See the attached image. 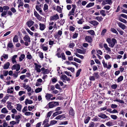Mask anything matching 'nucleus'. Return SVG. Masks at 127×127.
Listing matches in <instances>:
<instances>
[{
  "instance_id": "f257e3e1",
  "label": "nucleus",
  "mask_w": 127,
  "mask_h": 127,
  "mask_svg": "<svg viewBox=\"0 0 127 127\" xmlns=\"http://www.w3.org/2000/svg\"><path fill=\"white\" fill-rule=\"evenodd\" d=\"M106 41L108 44L109 46L111 48L113 47L115 43H117L116 40L114 38L111 39L108 38L106 39Z\"/></svg>"
},
{
  "instance_id": "1a4fd4ad",
  "label": "nucleus",
  "mask_w": 127,
  "mask_h": 127,
  "mask_svg": "<svg viewBox=\"0 0 127 127\" xmlns=\"http://www.w3.org/2000/svg\"><path fill=\"white\" fill-rule=\"evenodd\" d=\"M27 58L30 60L34 61L33 59V56L31 55V53L29 52H28L26 55Z\"/></svg>"
},
{
  "instance_id": "c9c22d12",
  "label": "nucleus",
  "mask_w": 127,
  "mask_h": 127,
  "mask_svg": "<svg viewBox=\"0 0 127 127\" xmlns=\"http://www.w3.org/2000/svg\"><path fill=\"white\" fill-rule=\"evenodd\" d=\"M21 115H16L15 116V119L16 120H18L17 122V123L18 124L19 122V120L21 118Z\"/></svg>"
},
{
  "instance_id": "bf43d9fd",
  "label": "nucleus",
  "mask_w": 127,
  "mask_h": 127,
  "mask_svg": "<svg viewBox=\"0 0 127 127\" xmlns=\"http://www.w3.org/2000/svg\"><path fill=\"white\" fill-rule=\"evenodd\" d=\"M104 58L106 60H107L110 59L111 57L109 55L106 54L104 56Z\"/></svg>"
},
{
  "instance_id": "a18cd8bd",
  "label": "nucleus",
  "mask_w": 127,
  "mask_h": 127,
  "mask_svg": "<svg viewBox=\"0 0 127 127\" xmlns=\"http://www.w3.org/2000/svg\"><path fill=\"white\" fill-rule=\"evenodd\" d=\"M122 17L123 18L127 19V15L124 14H122L119 15V17Z\"/></svg>"
},
{
  "instance_id": "9b49d317",
  "label": "nucleus",
  "mask_w": 127,
  "mask_h": 127,
  "mask_svg": "<svg viewBox=\"0 0 127 127\" xmlns=\"http://www.w3.org/2000/svg\"><path fill=\"white\" fill-rule=\"evenodd\" d=\"M103 46L105 50L106 51H107L108 53H109L111 52V49L108 47L106 44L104 43L103 44Z\"/></svg>"
},
{
  "instance_id": "a878e982",
  "label": "nucleus",
  "mask_w": 127,
  "mask_h": 127,
  "mask_svg": "<svg viewBox=\"0 0 127 127\" xmlns=\"http://www.w3.org/2000/svg\"><path fill=\"white\" fill-rule=\"evenodd\" d=\"M1 112L3 113L6 114L8 112V111L5 107H4L1 109Z\"/></svg>"
},
{
  "instance_id": "aec40b11",
  "label": "nucleus",
  "mask_w": 127,
  "mask_h": 127,
  "mask_svg": "<svg viewBox=\"0 0 127 127\" xmlns=\"http://www.w3.org/2000/svg\"><path fill=\"white\" fill-rule=\"evenodd\" d=\"M15 106L17 110L20 111H21L22 109V105L20 104H16Z\"/></svg>"
},
{
  "instance_id": "58836bf2",
  "label": "nucleus",
  "mask_w": 127,
  "mask_h": 127,
  "mask_svg": "<svg viewBox=\"0 0 127 127\" xmlns=\"http://www.w3.org/2000/svg\"><path fill=\"white\" fill-rule=\"evenodd\" d=\"M93 76H94L95 78L96 79L98 78L99 77L98 72L94 73L93 74Z\"/></svg>"
},
{
  "instance_id": "20e7f679",
  "label": "nucleus",
  "mask_w": 127,
  "mask_h": 127,
  "mask_svg": "<svg viewBox=\"0 0 127 127\" xmlns=\"http://www.w3.org/2000/svg\"><path fill=\"white\" fill-rule=\"evenodd\" d=\"M102 2L101 4L104 6L106 4H110L112 3V1L111 0H102Z\"/></svg>"
},
{
  "instance_id": "f704fd0d",
  "label": "nucleus",
  "mask_w": 127,
  "mask_h": 127,
  "mask_svg": "<svg viewBox=\"0 0 127 127\" xmlns=\"http://www.w3.org/2000/svg\"><path fill=\"white\" fill-rule=\"evenodd\" d=\"M39 26L40 29V30L43 31L44 30L45 28V26L44 24L40 23L39 24Z\"/></svg>"
},
{
  "instance_id": "603ef678",
  "label": "nucleus",
  "mask_w": 127,
  "mask_h": 127,
  "mask_svg": "<svg viewBox=\"0 0 127 127\" xmlns=\"http://www.w3.org/2000/svg\"><path fill=\"white\" fill-rule=\"evenodd\" d=\"M100 14L103 16H105L106 14L104 10H101L100 11Z\"/></svg>"
},
{
  "instance_id": "2eb2a0df",
  "label": "nucleus",
  "mask_w": 127,
  "mask_h": 127,
  "mask_svg": "<svg viewBox=\"0 0 127 127\" xmlns=\"http://www.w3.org/2000/svg\"><path fill=\"white\" fill-rule=\"evenodd\" d=\"M65 118V116L64 114L60 115L58 116L55 118L56 120H63Z\"/></svg>"
},
{
  "instance_id": "0eeeda50",
  "label": "nucleus",
  "mask_w": 127,
  "mask_h": 127,
  "mask_svg": "<svg viewBox=\"0 0 127 127\" xmlns=\"http://www.w3.org/2000/svg\"><path fill=\"white\" fill-rule=\"evenodd\" d=\"M41 4L39 5H37L36 6V10L39 11V13L41 14H43V13L42 12V11L41 9Z\"/></svg>"
},
{
  "instance_id": "f03ea898",
  "label": "nucleus",
  "mask_w": 127,
  "mask_h": 127,
  "mask_svg": "<svg viewBox=\"0 0 127 127\" xmlns=\"http://www.w3.org/2000/svg\"><path fill=\"white\" fill-rule=\"evenodd\" d=\"M102 63L104 67L107 68L108 69H110L111 67L112 66L110 63H108L107 64V63H105L104 60L102 61Z\"/></svg>"
},
{
  "instance_id": "79ce46f5",
  "label": "nucleus",
  "mask_w": 127,
  "mask_h": 127,
  "mask_svg": "<svg viewBox=\"0 0 127 127\" xmlns=\"http://www.w3.org/2000/svg\"><path fill=\"white\" fill-rule=\"evenodd\" d=\"M13 42H17L18 41V36L17 35H16L14 36L13 39Z\"/></svg>"
},
{
  "instance_id": "4be33fe9",
  "label": "nucleus",
  "mask_w": 127,
  "mask_h": 127,
  "mask_svg": "<svg viewBox=\"0 0 127 127\" xmlns=\"http://www.w3.org/2000/svg\"><path fill=\"white\" fill-rule=\"evenodd\" d=\"M53 95L51 94H47L46 96L45 97L46 99L48 101H49L51 97L53 96Z\"/></svg>"
},
{
  "instance_id": "13d9d810",
  "label": "nucleus",
  "mask_w": 127,
  "mask_h": 127,
  "mask_svg": "<svg viewBox=\"0 0 127 127\" xmlns=\"http://www.w3.org/2000/svg\"><path fill=\"white\" fill-rule=\"evenodd\" d=\"M74 61L79 63H81V61L79 59L75 58H74Z\"/></svg>"
},
{
  "instance_id": "e2e57ef3",
  "label": "nucleus",
  "mask_w": 127,
  "mask_h": 127,
  "mask_svg": "<svg viewBox=\"0 0 127 127\" xmlns=\"http://www.w3.org/2000/svg\"><path fill=\"white\" fill-rule=\"evenodd\" d=\"M110 117L112 119L115 120H116L117 118V116L113 115H111Z\"/></svg>"
},
{
  "instance_id": "49530a36",
  "label": "nucleus",
  "mask_w": 127,
  "mask_h": 127,
  "mask_svg": "<svg viewBox=\"0 0 127 127\" xmlns=\"http://www.w3.org/2000/svg\"><path fill=\"white\" fill-rule=\"evenodd\" d=\"M114 101H116L119 102L121 103H124V102L123 100H120V99H118L117 98L115 100H114Z\"/></svg>"
},
{
  "instance_id": "9d476101",
  "label": "nucleus",
  "mask_w": 127,
  "mask_h": 127,
  "mask_svg": "<svg viewBox=\"0 0 127 127\" xmlns=\"http://www.w3.org/2000/svg\"><path fill=\"white\" fill-rule=\"evenodd\" d=\"M34 15L40 21L41 20L42 17L39 15L37 12L35 11L34 12Z\"/></svg>"
},
{
  "instance_id": "ea45409f",
  "label": "nucleus",
  "mask_w": 127,
  "mask_h": 127,
  "mask_svg": "<svg viewBox=\"0 0 127 127\" xmlns=\"http://www.w3.org/2000/svg\"><path fill=\"white\" fill-rule=\"evenodd\" d=\"M76 20L77 21L78 23L79 24H81L84 22V21L82 19L79 20L78 18H77Z\"/></svg>"
},
{
  "instance_id": "09e8293b",
  "label": "nucleus",
  "mask_w": 127,
  "mask_h": 127,
  "mask_svg": "<svg viewBox=\"0 0 127 127\" xmlns=\"http://www.w3.org/2000/svg\"><path fill=\"white\" fill-rule=\"evenodd\" d=\"M67 77L65 75H62L61 77V79L64 81V80H66L67 78Z\"/></svg>"
},
{
  "instance_id": "b1692460",
  "label": "nucleus",
  "mask_w": 127,
  "mask_h": 127,
  "mask_svg": "<svg viewBox=\"0 0 127 127\" xmlns=\"http://www.w3.org/2000/svg\"><path fill=\"white\" fill-rule=\"evenodd\" d=\"M24 40L26 41L29 42L30 41V38L29 36L28 35H26L24 38Z\"/></svg>"
},
{
  "instance_id": "423d86ee",
  "label": "nucleus",
  "mask_w": 127,
  "mask_h": 127,
  "mask_svg": "<svg viewBox=\"0 0 127 127\" xmlns=\"http://www.w3.org/2000/svg\"><path fill=\"white\" fill-rule=\"evenodd\" d=\"M34 64L35 65V69L36 70L37 72H40L41 71L40 68L41 67V65L38 64L36 63H35Z\"/></svg>"
},
{
  "instance_id": "a211bd4d",
  "label": "nucleus",
  "mask_w": 127,
  "mask_h": 127,
  "mask_svg": "<svg viewBox=\"0 0 127 127\" xmlns=\"http://www.w3.org/2000/svg\"><path fill=\"white\" fill-rule=\"evenodd\" d=\"M17 55H14L11 57V60L12 63L13 64H16L17 63L16 60V58H17Z\"/></svg>"
},
{
  "instance_id": "6ab92c4d",
  "label": "nucleus",
  "mask_w": 127,
  "mask_h": 127,
  "mask_svg": "<svg viewBox=\"0 0 127 127\" xmlns=\"http://www.w3.org/2000/svg\"><path fill=\"white\" fill-rule=\"evenodd\" d=\"M59 18L58 15L56 14L55 15L51 16L50 17V20H56Z\"/></svg>"
},
{
  "instance_id": "c03bdc74",
  "label": "nucleus",
  "mask_w": 127,
  "mask_h": 127,
  "mask_svg": "<svg viewBox=\"0 0 127 127\" xmlns=\"http://www.w3.org/2000/svg\"><path fill=\"white\" fill-rule=\"evenodd\" d=\"M103 18L101 16H97L96 17L95 19H96L99 22H100L101 21L102 19Z\"/></svg>"
},
{
  "instance_id": "4468645a",
  "label": "nucleus",
  "mask_w": 127,
  "mask_h": 127,
  "mask_svg": "<svg viewBox=\"0 0 127 127\" xmlns=\"http://www.w3.org/2000/svg\"><path fill=\"white\" fill-rule=\"evenodd\" d=\"M48 118L45 119L43 122L42 125H44V127H48L49 126V125L48 123Z\"/></svg>"
},
{
  "instance_id": "c756f323",
  "label": "nucleus",
  "mask_w": 127,
  "mask_h": 127,
  "mask_svg": "<svg viewBox=\"0 0 127 127\" xmlns=\"http://www.w3.org/2000/svg\"><path fill=\"white\" fill-rule=\"evenodd\" d=\"M43 10L45 12H47L48 11V6L46 4H45L43 7Z\"/></svg>"
},
{
  "instance_id": "6e6d98bb",
  "label": "nucleus",
  "mask_w": 127,
  "mask_h": 127,
  "mask_svg": "<svg viewBox=\"0 0 127 127\" xmlns=\"http://www.w3.org/2000/svg\"><path fill=\"white\" fill-rule=\"evenodd\" d=\"M68 124L67 122V121L61 122L59 123V125H66Z\"/></svg>"
},
{
  "instance_id": "7ed1b4c3",
  "label": "nucleus",
  "mask_w": 127,
  "mask_h": 127,
  "mask_svg": "<svg viewBox=\"0 0 127 127\" xmlns=\"http://www.w3.org/2000/svg\"><path fill=\"white\" fill-rule=\"evenodd\" d=\"M57 51L58 52L56 54V55L57 57L59 58H61V55L62 59L64 60H65V57L64 53H62L61 55L60 54L61 52L60 51H59L58 49Z\"/></svg>"
},
{
  "instance_id": "052dcab7",
  "label": "nucleus",
  "mask_w": 127,
  "mask_h": 127,
  "mask_svg": "<svg viewBox=\"0 0 127 127\" xmlns=\"http://www.w3.org/2000/svg\"><path fill=\"white\" fill-rule=\"evenodd\" d=\"M106 125L109 127L113 125V123L111 122H109L106 123Z\"/></svg>"
},
{
  "instance_id": "4d7b16f0",
  "label": "nucleus",
  "mask_w": 127,
  "mask_h": 127,
  "mask_svg": "<svg viewBox=\"0 0 127 127\" xmlns=\"http://www.w3.org/2000/svg\"><path fill=\"white\" fill-rule=\"evenodd\" d=\"M90 119V118L88 117L85 119L84 120V122L85 124L89 122V120Z\"/></svg>"
},
{
  "instance_id": "f8f14e48",
  "label": "nucleus",
  "mask_w": 127,
  "mask_h": 127,
  "mask_svg": "<svg viewBox=\"0 0 127 127\" xmlns=\"http://www.w3.org/2000/svg\"><path fill=\"white\" fill-rule=\"evenodd\" d=\"M72 6H73V8H72L71 11L69 12V15H74V13L76 8V6L75 5H72Z\"/></svg>"
},
{
  "instance_id": "338daca9",
  "label": "nucleus",
  "mask_w": 127,
  "mask_h": 127,
  "mask_svg": "<svg viewBox=\"0 0 127 127\" xmlns=\"http://www.w3.org/2000/svg\"><path fill=\"white\" fill-rule=\"evenodd\" d=\"M89 78L90 80L91 81H94L95 80V77L93 76H90L89 77Z\"/></svg>"
},
{
  "instance_id": "864d4df0",
  "label": "nucleus",
  "mask_w": 127,
  "mask_h": 127,
  "mask_svg": "<svg viewBox=\"0 0 127 127\" xmlns=\"http://www.w3.org/2000/svg\"><path fill=\"white\" fill-rule=\"evenodd\" d=\"M26 30L28 32L31 36H33V33L30 30L28 29H27Z\"/></svg>"
},
{
  "instance_id": "7c9ffc66",
  "label": "nucleus",
  "mask_w": 127,
  "mask_h": 127,
  "mask_svg": "<svg viewBox=\"0 0 127 127\" xmlns=\"http://www.w3.org/2000/svg\"><path fill=\"white\" fill-rule=\"evenodd\" d=\"M41 47L43 51H47L48 48V47L47 46H45L44 44L41 45Z\"/></svg>"
},
{
  "instance_id": "bb28decb",
  "label": "nucleus",
  "mask_w": 127,
  "mask_h": 127,
  "mask_svg": "<svg viewBox=\"0 0 127 127\" xmlns=\"http://www.w3.org/2000/svg\"><path fill=\"white\" fill-rule=\"evenodd\" d=\"M90 23L91 24L93 25L94 26H97L98 24V22L95 20L91 21Z\"/></svg>"
},
{
  "instance_id": "393cba45",
  "label": "nucleus",
  "mask_w": 127,
  "mask_h": 127,
  "mask_svg": "<svg viewBox=\"0 0 127 127\" xmlns=\"http://www.w3.org/2000/svg\"><path fill=\"white\" fill-rule=\"evenodd\" d=\"M18 3L19 4L18 6V8L21 6H23L24 5V3L22 1V0H18Z\"/></svg>"
},
{
  "instance_id": "37998d69",
  "label": "nucleus",
  "mask_w": 127,
  "mask_h": 127,
  "mask_svg": "<svg viewBox=\"0 0 127 127\" xmlns=\"http://www.w3.org/2000/svg\"><path fill=\"white\" fill-rule=\"evenodd\" d=\"M94 5V2L93 3H90L88 4L86 6V7L87 8H89L93 6Z\"/></svg>"
},
{
  "instance_id": "4c0bfd02",
  "label": "nucleus",
  "mask_w": 127,
  "mask_h": 127,
  "mask_svg": "<svg viewBox=\"0 0 127 127\" xmlns=\"http://www.w3.org/2000/svg\"><path fill=\"white\" fill-rule=\"evenodd\" d=\"M87 32L91 35H95V32L94 31L92 30L88 31Z\"/></svg>"
},
{
  "instance_id": "3c124183",
  "label": "nucleus",
  "mask_w": 127,
  "mask_h": 127,
  "mask_svg": "<svg viewBox=\"0 0 127 127\" xmlns=\"http://www.w3.org/2000/svg\"><path fill=\"white\" fill-rule=\"evenodd\" d=\"M110 30L112 32L116 33L117 34H118V33L117 32V31L116 30L114 29L111 28L110 29Z\"/></svg>"
},
{
  "instance_id": "dca6fc26",
  "label": "nucleus",
  "mask_w": 127,
  "mask_h": 127,
  "mask_svg": "<svg viewBox=\"0 0 127 127\" xmlns=\"http://www.w3.org/2000/svg\"><path fill=\"white\" fill-rule=\"evenodd\" d=\"M85 40L87 42H91L92 40V38L90 36H86L85 37Z\"/></svg>"
},
{
  "instance_id": "680f3d73",
  "label": "nucleus",
  "mask_w": 127,
  "mask_h": 127,
  "mask_svg": "<svg viewBox=\"0 0 127 127\" xmlns=\"http://www.w3.org/2000/svg\"><path fill=\"white\" fill-rule=\"evenodd\" d=\"M57 121L55 120H53L51 121L50 122V125H54L56 123Z\"/></svg>"
},
{
  "instance_id": "8fccbe9b",
  "label": "nucleus",
  "mask_w": 127,
  "mask_h": 127,
  "mask_svg": "<svg viewBox=\"0 0 127 127\" xmlns=\"http://www.w3.org/2000/svg\"><path fill=\"white\" fill-rule=\"evenodd\" d=\"M123 79V76H120L117 79V82H119L122 81Z\"/></svg>"
},
{
  "instance_id": "69168bd1",
  "label": "nucleus",
  "mask_w": 127,
  "mask_h": 127,
  "mask_svg": "<svg viewBox=\"0 0 127 127\" xmlns=\"http://www.w3.org/2000/svg\"><path fill=\"white\" fill-rule=\"evenodd\" d=\"M76 51L78 53L80 54L83 53L84 52V51L83 50L80 49H77L76 50Z\"/></svg>"
},
{
  "instance_id": "a19ab883",
  "label": "nucleus",
  "mask_w": 127,
  "mask_h": 127,
  "mask_svg": "<svg viewBox=\"0 0 127 127\" xmlns=\"http://www.w3.org/2000/svg\"><path fill=\"white\" fill-rule=\"evenodd\" d=\"M38 54L39 57L41 59H43L44 58L43 53L40 51L38 52Z\"/></svg>"
},
{
  "instance_id": "cd10ccee",
  "label": "nucleus",
  "mask_w": 127,
  "mask_h": 127,
  "mask_svg": "<svg viewBox=\"0 0 127 127\" xmlns=\"http://www.w3.org/2000/svg\"><path fill=\"white\" fill-rule=\"evenodd\" d=\"M34 23V22L30 20L28 21L27 23V24L28 26L29 27H30Z\"/></svg>"
},
{
  "instance_id": "5701e85b",
  "label": "nucleus",
  "mask_w": 127,
  "mask_h": 127,
  "mask_svg": "<svg viewBox=\"0 0 127 127\" xmlns=\"http://www.w3.org/2000/svg\"><path fill=\"white\" fill-rule=\"evenodd\" d=\"M32 103L33 101L32 100L27 99L26 100L25 102V104L26 105H27L28 104H31Z\"/></svg>"
},
{
  "instance_id": "39448f33",
  "label": "nucleus",
  "mask_w": 127,
  "mask_h": 127,
  "mask_svg": "<svg viewBox=\"0 0 127 127\" xmlns=\"http://www.w3.org/2000/svg\"><path fill=\"white\" fill-rule=\"evenodd\" d=\"M20 64H16L13 65L12 67V70L16 69L17 71H18L20 69Z\"/></svg>"
},
{
  "instance_id": "412c9836",
  "label": "nucleus",
  "mask_w": 127,
  "mask_h": 127,
  "mask_svg": "<svg viewBox=\"0 0 127 127\" xmlns=\"http://www.w3.org/2000/svg\"><path fill=\"white\" fill-rule=\"evenodd\" d=\"M41 70L42 71V72L44 74H47L49 72V71L47 69H45L44 68H42Z\"/></svg>"
},
{
  "instance_id": "5fc2aeb1",
  "label": "nucleus",
  "mask_w": 127,
  "mask_h": 127,
  "mask_svg": "<svg viewBox=\"0 0 127 127\" xmlns=\"http://www.w3.org/2000/svg\"><path fill=\"white\" fill-rule=\"evenodd\" d=\"M28 110V108L27 106H25L24 107V108L22 109V112L23 113H25V112Z\"/></svg>"
},
{
  "instance_id": "c85d7f7f",
  "label": "nucleus",
  "mask_w": 127,
  "mask_h": 127,
  "mask_svg": "<svg viewBox=\"0 0 127 127\" xmlns=\"http://www.w3.org/2000/svg\"><path fill=\"white\" fill-rule=\"evenodd\" d=\"M25 57V55L24 54H22L19 57V61L21 62L24 59Z\"/></svg>"
},
{
  "instance_id": "2f4dec72",
  "label": "nucleus",
  "mask_w": 127,
  "mask_h": 127,
  "mask_svg": "<svg viewBox=\"0 0 127 127\" xmlns=\"http://www.w3.org/2000/svg\"><path fill=\"white\" fill-rule=\"evenodd\" d=\"M98 116L103 119L107 118H108V116L104 114H100L98 115Z\"/></svg>"
},
{
  "instance_id": "774afa93",
  "label": "nucleus",
  "mask_w": 127,
  "mask_h": 127,
  "mask_svg": "<svg viewBox=\"0 0 127 127\" xmlns=\"http://www.w3.org/2000/svg\"><path fill=\"white\" fill-rule=\"evenodd\" d=\"M56 9L58 12H61L62 10L61 7L59 6H57Z\"/></svg>"
},
{
  "instance_id": "72a5a7b5",
  "label": "nucleus",
  "mask_w": 127,
  "mask_h": 127,
  "mask_svg": "<svg viewBox=\"0 0 127 127\" xmlns=\"http://www.w3.org/2000/svg\"><path fill=\"white\" fill-rule=\"evenodd\" d=\"M118 19L119 20L124 23H127V21L126 20L121 17H119Z\"/></svg>"
},
{
  "instance_id": "f3484780",
  "label": "nucleus",
  "mask_w": 127,
  "mask_h": 127,
  "mask_svg": "<svg viewBox=\"0 0 127 127\" xmlns=\"http://www.w3.org/2000/svg\"><path fill=\"white\" fill-rule=\"evenodd\" d=\"M7 107L8 109L9 110H11L13 108V107L11 105L12 103L9 101H7Z\"/></svg>"
},
{
  "instance_id": "6e6552de",
  "label": "nucleus",
  "mask_w": 127,
  "mask_h": 127,
  "mask_svg": "<svg viewBox=\"0 0 127 127\" xmlns=\"http://www.w3.org/2000/svg\"><path fill=\"white\" fill-rule=\"evenodd\" d=\"M23 87L25 89L27 90L28 92L31 91L32 89L29 85H26L25 84H23Z\"/></svg>"
},
{
  "instance_id": "473e14b6",
  "label": "nucleus",
  "mask_w": 127,
  "mask_h": 127,
  "mask_svg": "<svg viewBox=\"0 0 127 127\" xmlns=\"http://www.w3.org/2000/svg\"><path fill=\"white\" fill-rule=\"evenodd\" d=\"M10 65V64L9 62L6 63L4 65L3 68L4 69H7L8 68Z\"/></svg>"
},
{
  "instance_id": "ddd939ff",
  "label": "nucleus",
  "mask_w": 127,
  "mask_h": 127,
  "mask_svg": "<svg viewBox=\"0 0 127 127\" xmlns=\"http://www.w3.org/2000/svg\"><path fill=\"white\" fill-rule=\"evenodd\" d=\"M119 26L123 30H124L126 29L127 27L124 24L120 22H118L117 23Z\"/></svg>"
},
{
  "instance_id": "de8ad7c7",
  "label": "nucleus",
  "mask_w": 127,
  "mask_h": 127,
  "mask_svg": "<svg viewBox=\"0 0 127 127\" xmlns=\"http://www.w3.org/2000/svg\"><path fill=\"white\" fill-rule=\"evenodd\" d=\"M53 103V102H50L49 103V106L50 108H52L55 106V105Z\"/></svg>"
},
{
  "instance_id": "e433bc0d",
  "label": "nucleus",
  "mask_w": 127,
  "mask_h": 127,
  "mask_svg": "<svg viewBox=\"0 0 127 127\" xmlns=\"http://www.w3.org/2000/svg\"><path fill=\"white\" fill-rule=\"evenodd\" d=\"M42 90V88H38L35 90V92L36 93H39Z\"/></svg>"
},
{
  "instance_id": "0e129e2a",
  "label": "nucleus",
  "mask_w": 127,
  "mask_h": 127,
  "mask_svg": "<svg viewBox=\"0 0 127 127\" xmlns=\"http://www.w3.org/2000/svg\"><path fill=\"white\" fill-rule=\"evenodd\" d=\"M16 123H17V122H16L14 121H12L10 122V125L11 126H13L14 125L16 124Z\"/></svg>"
}]
</instances>
